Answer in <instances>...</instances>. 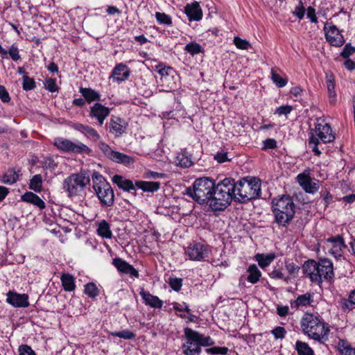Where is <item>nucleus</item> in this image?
I'll use <instances>...</instances> for the list:
<instances>
[{"mask_svg":"<svg viewBox=\"0 0 355 355\" xmlns=\"http://www.w3.org/2000/svg\"><path fill=\"white\" fill-rule=\"evenodd\" d=\"M304 275L312 282L320 284L323 281L331 282L334 280L333 263L328 259H320L318 261L309 259L302 265Z\"/></svg>","mask_w":355,"mask_h":355,"instance_id":"obj_1","label":"nucleus"},{"mask_svg":"<svg viewBox=\"0 0 355 355\" xmlns=\"http://www.w3.org/2000/svg\"><path fill=\"white\" fill-rule=\"evenodd\" d=\"M235 179H223L216 186L208 203L214 211H223L228 207L235 196Z\"/></svg>","mask_w":355,"mask_h":355,"instance_id":"obj_2","label":"nucleus"},{"mask_svg":"<svg viewBox=\"0 0 355 355\" xmlns=\"http://www.w3.org/2000/svg\"><path fill=\"white\" fill-rule=\"evenodd\" d=\"M302 332L311 339L322 343L330 331L328 323L318 315L305 313L300 320Z\"/></svg>","mask_w":355,"mask_h":355,"instance_id":"obj_3","label":"nucleus"},{"mask_svg":"<svg viewBox=\"0 0 355 355\" xmlns=\"http://www.w3.org/2000/svg\"><path fill=\"white\" fill-rule=\"evenodd\" d=\"M296 206L289 196H282L272 200V211L275 221L280 226L287 227L295 214Z\"/></svg>","mask_w":355,"mask_h":355,"instance_id":"obj_4","label":"nucleus"},{"mask_svg":"<svg viewBox=\"0 0 355 355\" xmlns=\"http://www.w3.org/2000/svg\"><path fill=\"white\" fill-rule=\"evenodd\" d=\"M184 333L187 342L182 344V349L184 355H200L201 347L214 345L210 336H205L189 327H185Z\"/></svg>","mask_w":355,"mask_h":355,"instance_id":"obj_5","label":"nucleus"},{"mask_svg":"<svg viewBox=\"0 0 355 355\" xmlns=\"http://www.w3.org/2000/svg\"><path fill=\"white\" fill-rule=\"evenodd\" d=\"M261 179H240L235 182L234 200L245 203L261 197Z\"/></svg>","mask_w":355,"mask_h":355,"instance_id":"obj_6","label":"nucleus"},{"mask_svg":"<svg viewBox=\"0 0 355 355\" xmlns=\"http://www.w3.org/2000/svg\"><path fill=\"white\" fill-rule=\"evenodd\" d=\"M217 184L213 179H196L192 187H187L185 193L200 205L207 204Z\"/></svg>","mask_w":355,"mask_h":355,"instance_id":"obj_7","label":"nucleus"},{"mask_svg":"<svg viewBox=\"0 0 355 355\" xmlns=\"http://www.w3.org/2000/svg\"><path fill=\"white\" fill-rule=\"evenodd\" d=\"M315 132L318 137L312 132L309 133V146L312 149L315 155H319L321 154V151L318 148L320 140L324 144L330 143L335 140V136L329 123H325L324 125L321 123L315 124Z\"/></svg>","mask_w":355,"mask_h":355,"instance_id":"obj_8","label":"nucleus"},{"mask_svg":"<svg viewBox=\"0 0 355 355\" xmlns=\"http://www.w3.org/2000/svg\"><path fill=\"white\" fill-rule=\"evenodd\" d=\"M119 188L133 195L136 194V187L144 192H155L159 188V182L137 181L134 184L130 179H112Z\"/></svg>","mask_w":355,"mask_h":355,"instance_id":"obj_9","label":"nucleus"},{"mask_svg":"<svg viewBox=\"0 0 355 355\" xmlns=\"http://www.w3.org/2000/svg\"><path fill=\"white\" fill-rule=\"evenodd\" d=\"M93 189L102 205L110 207L114 204V195L106 179H92Z\"/></svg>","mask_w":355,"mask_h":355,"instance_id":"obj_10","label":"nucleus"},{"mask_svg":"<svg viewBox=\"0 0 355 355\" xmlns=\"http://www.w3.org/2000/svg\"><path fill=\"white\" fill-rule=\"evenodd\" d=\"M54 144L59 150L67 153L89 154L92 151L87 146L80 141L73 143L64 138L55 139Z\"/></svg>","mask_w":355,"mask_h":355,"instance_id":"obj_11","label":"nucleus"},{"mask_svg":"<svg viewBox=\"0 0 355 355\" xmlns=\"http://www.w3.org/2000/svg\"><path fill=\"white\" fill-rule=\"evenodd\" d=\"M90 179H64L63 189L69 197L81 196L86 185L89 184Z\"/></svg>","mask_w":355,"mask_h":355,"instance_id":"obj_12","label":"nucleus"},{"mask_svg":"<svg viewBox=\"0 0 355 355\" xmlns=\"http://www.w3.org/2000/svg\"><path fill=\"white\" fill-rule=\"evenodd\" d=\"M211 252L210 248L201 243H193L187 248L186 254L193 261H205Z\"/></svg>","mask_w":355,"mask_h":355,"instance_id":"obj_13","label":"nucleus"},{"mask_svg":"<svg viewBox=\"0 0 355 355\" xmlns=\"http://www.w3.org/2000/svg\"><path fill=\"white\" fill-rule=\"evenodd\" d=\"M324 31L325 32L326 40L331 45L341 46L344 44V37L336 26L332 24H326L324 27Z\"/></svg>","mask_w":355,"mask_h":355,"instance_id":"obj_14","label":"nucleus"},{"mask_svg":"<svg viewBox=\"0 0 355 355\" xmlns=\"http://www.w3.org/2000/svg\"><path fill=\"white\" fill-rule=\"evenodd\" d=\"M110 110L100 103H96L90 107L89 116L97 121L98 125L101 126L105 119L109 116Z\"/></svg>","mask_w":355,"mask_h":355,"instance_id":"obj_15","label":"nucleus"},{"mask_svg":"<svg viewBox=\"0 0 355 355\" xmlns=\"http://www.w3.org/2000/svg\"><path fill=\"white\" fill-rule=\"evenodd\" d=\"M127 123L119 116L112 115L108 123L109 132L115 137H121L126 130Z\"/></svg>","mask_w":355,"mask_h":355,"instance_id":"obj_16","label":"nucleus"},{"mask_svg":"<svg viewBox=\"0 0 355 355\" xmlns=\"http://www.w3.org/2000/svg\"><path fill=\"white\" fill-rule=\"evenodd\" d=\"M112 264L119 272L129 275L132 277H139L138 271L123 259L119 257L113 259Z\"/></svg>","mask_w":355,"mask_h":355,"instance_id":"obj_17","label":"nucleus"},{"mask_svg":"<svg viewBox=\"0 0 355 355\" xmlns=\"http://www.w3.org/2000/svg\"><path fill=\"white\" fill-rule=\"evenodd\" d=\"M7 302L15 307H28L29 306L28 295L9 291L7 293Z\"/></svg>","mask_w":355,"mask_h":355,"instance_id":"obj_18","label":"nucleus"},{"mask_svg":"<svg viewBox=\"0 0 355 355\" xmlns=\"http://www.w3.org/2000/svg\"><path fill=\"white\" fill-rule=\"evenodd\" d=\"M130 74V71L128 67L123 64H117L112 70L111 77L118 83L123 82L127 80Z\"/></svg>","mask_w":355,"mask_h":355,"instance_id":"obj_19","label":"nucleus"},{"mask_svg":"<svg viewBox=\"0 0 355 355\" xmlns=\"http://www.w3.org/2000/svg\"><path fill=\"white\" fill-rule=\"evenodd\" d=\"M71 127L81 133L84 134L88 139L92 141H97L100 139L98 132L92 127L83 125L82 123H76L71 125Z\"/></svg>","mask_w":355,"mask_h":355,"instance_id":"obj_20","label":"nucleus"},{"mask_svg":"<svg viewBox=\"0 0 355 355\" xmlns=\"http://www.w3.org/2000/svg\"><path fill=\"white\" fill-rule=\"evenodd\" d=\"M184 12L189 21H200L202 17V10L197 1L187 4L184 7Z\"/></svg>","mask_w":355,"mask_h":355,"instance_id":"obj_21","label":"nucleus"},{"mask_svg":"<svg viewBox=\"0 0 355 355\" xmlns=\"http://www.w3.org/2000/svg\"><path fill=\"white\" fill-rule=\"evenodd\" d=\"M21 201L31 204L40 210L44 209L46 207V203L42 200L37 195L31 192L26 191L21 196Z\"/></svg>","mask_w":355,"mask_h":355,"instance_id":"obj_22","label":"nucleus"},{"mask_svg":"<svg viewBox=\"0 0 355 355\" xmlns=\"http://www.w3.org/2000/svg\"><path fill=\"white\" fill-rule=\"evenodd\" d=\"M139 295L146 305L154 309H161L162 307L163 302L157 296L153 295L144 289H141L139 292Z\"/></svg>","mask_w":355,"mask_h":355,"instance_id":"obj_23","label":"nucleus"},{"mask_svg":"<svg viewBox=\"0 0 355 355\" xmlns=\"http://www.w3.org/2000/svg\"><path fill=\"white\" fill-rule=\"evenodd\" d=\"M313 302V294L306 293L305 294L298 295L295 300L291 302V306L292 309H297L300 307L309 306Z\"/></svg>","mask_w":355,"mask_h":355,"instance_id":"obj_24","label":"nucleus"},{"mask_svg":"<svg viewBox=\"0 0 355 355\" xmlns=\"http://www.w3.org/2000/svg\"><path fill=\"white\" fill-rule=\"evenodd\" d=\"M175 162L182 168H188L193 164L191 155L186 149H182L176 155Z\"/></svg>","mask_w":355,"mask_h":355,"instance_id":"obj_25","label":"nucleus"},{"mask_svg":"<svg viewBox=\"0 0 355 355\" xmlns=\"http://www.w3.org/2000/svg\"><path fill=\"white\" fill-rule=\"evenodd\" d=\"M297 180L306 193H315L319 189L318 183L313 182V179H297Z\"/></svg>","mask_w":355,"mask_h":355,"instance_id":"obj_26","label":"nucleus"},{"mask_svg":"<svg viewBox=\"0 0 355 355\" xmlns=\"http://www.w3.org/2000/svg\"><path fill=\"white\" fill-rule=\"evenodd\" d=\"M79 92L88 103L101 101L100 94L92 88L80 87Z\"/></svg>","mask_w":355,"mask_h":355,"instance_id":"obj_27","label":"nucleus"},{"mask_svg":"<svg viewBox=\"0 0 355 355\" xmlns=\"http://www.w3.org/2000/svg\"><path fill=\"white\" fill-rule=\"evenodd\" d=\"M326 79L329 101L331 103H334L336 100V94L335 92V78L334 74L332 73H327Z\"/></svg>","mask_w":355,"mask_h":355,"instance_id":"obj_28","label":"nucleus"},{"mask_svg":"<svg viewBox=\"0 0 355 355\" xmlns=\"http://www.w3.org/2000/svg\"><path fill=\"white\" fill-rule=\"evenodd\" d=\"M174 75H171L167 78L163 77L160 78V87H162V90L168 92L176 89L178 85L174 80Z\"/></svg>","mask_w":355,"mask_h":355,"instance_id":"obj_29","label":"nucleus"},{"mask_svg":"<svg viewBox=\"0 0 355 355\" xmlns=\"http://www.w3.org/2000/svg\"><path fill=\"white\" fill-rule=\"evenodd\" d=\"M259 266L262 268L269 266L275 258V253L257 254L254 257Z\"/></svg>","mask_w":355,"mask_h":355,"instance_id":"obj_30","label":"nucleus"},{"mask_svg":"<svg viewBox=\"0 0 355 355\" xmlns=\"http://www.w3.org/2000/svg\"><path fill=\"white\" fill-rule=\"evenodd\" d=\"M61 282L66 291L71 292L75 289L74 277L69 273H63L61 276Z\"/></svg>","mask_w":355,"mask_h":355,"instance_id":"obj_31","label":"nucleus"},{"mask_svg":"<svg viewBox=\"0 0 355 355\" xmlns=\"http://www.w3.org/2000/svg\"><path fill=\"white\" fill-rule=\"evenodd\" d=\"M247 271L249 273L247 277L248 282L254 284L259 281L261 272L255 264L250 265Z\"/></svg>","mask_w":355,"mask_h":355,"instance_id":"obj_32","label":"nucleus"},{"mask_svg":"<svg viewBox=\"0 0 355 355\" xmlns=\"http://www.w3.org/2000/svg\"><path fill=\"white\" fill-rule=\"evenodd\" d=\"M97 233L99 236L105 239H111L112 236L110 226L109 223L106 222L105 220L99 223L97 228Z\"/></svg>","mask_w":355,"mask_h":355,"instance_id":"obj_33","label":"nucleus"},{"mask_svg":"<svg viewBox=\"0 0 355 355\" xmlns=\"http://www.w3.org/2000/svg\"><path fill=\"white\" fill-rule=\"evenodd\" d=\"M327 241L332 244V253L338 254L341 252V248L344 245L343 239L340 236L330 237Z\"/></svg>","mask_w":355,"mask_h":355,"instance_id":"obj_34","label":"nucleus"},{"mask_svg":"<svg viewBox=\"0 0 355 355\" xmlns=\"http://www.w3.org/2000/svg\"><path fill=\"white\" fill-rule=\"evenodd\" d=\"M295 349L298 355H314L313 350L304 342L297 340L295 343Z\"/></svg>","mask_w":355,"mask_h":355,"instance_id":"obj_35","label":"nucleus"},{"mask_svg":"<svg viewBox=\"0 0 355 355\" xmlns=\"http://www.w3.org/2000/svg\"><path fill=\"white\" fill-rule=\"evenodd\" d=\"M110 160L123 164H129L133 162V159L131 157L118 151H114Z\"/></svg>","mask_w":355,"mask_h":355,"instance_id":"obj_36","label":"nucleus"},{"mask_svg":"<svg viewBox=\"0 0 355 355\" xmlns=\"http://www.w3.org/2000/svg\"><path fill=\"white\" fill-rule=\"evenodd\" d=\"M155 69L157 71L159 74L161 76L160 78L163 77H168L171 75H173L175 71L171 67H166L163 63H159L155 66Z\"/></svg>","mask_w":355,"mask_h":355,"instance_id":"obj_37","label":"nucleus"},{"mask_svg":"<svg viewBox=\"0 0 355 355\" xmlns=\"http://www.w3.org/2000/svg\"><path fill=\"white\" fill-rule=\"evenodd\" d=\"M85 293L89 297L94 298L99 295V289L94 283H89L85 286Z\"/></svg>","mask_w":355,"mask_h":355,"instance_id":"obj_38","label":"nucleus"},{"mask_svg":"<svg viewBox=\"0 0 355 355\" xmlns=\"http://www.w3.org/2000/svg\"><path fill=\"white\" fill-rule=\"evenodd\" d=\"M110 334L114 337H119L125 340H132L136 336L135 334L128 329H124L121 331L111 332Z\"/></svg>","mask_w":355,"mask_h":355,"instance_id":"obj_39","label":"nucleus"},{"mask_svg":"<svg viewBox=\"0 0 355 355\" xmlns=\"http://www.w3.org/2000/svg\"><path fill=\"white\" fill-rule=\"evenodd\" d=\"M184 50L192 55L198 54L203 51L202 46L196 42H190L187 44L184 47Z\"/></svg>","mask_w":355,"mask_h":355,"instance_id":"obj_40","label":"nucleus"},{"mask_svg":"<svg viewBox=\"0 0 355 355\" xmlns=\"http://www.w3.org/2000/svg\"><path fill=\"white\" fill-rule=\"evenodd\" d=\"M271 78L273 81V83L278 87H284L288 82L287 78H283L281 77V76L276 72H275L273 70L271 71Z\"/></svg>","mask_w":355,"mask_h":355,"instance_id":"obj_41","label":"nucleus"},{"mask_svg":"<svg viewBox=\"0 0 355 355\" xmlns=\"http://www.w3.org/2000/svg\"><path fill=\"white\" fill-rule=\"evenodd\" d=\"M155 18L160 24L171 25L172 19L171 17L164 12H157L155 13Z\"/></svg>","mask_w":355,"mask_h":355,"instance_id":"obj_42","label":"nucleus"},{"mask_svg":"<svg viewBox=\"0 0 355 355\" xmlns=\"http://www.w3.org/2000/svg\"><path fill=\"white\" fill-rule=\"evenodd\" d=\"M36 87L35 82L33 78L24 75L23 76V85L22 87L25 91L33 89Z\"/></svg>","mask_w":355,"mask_h":355,"instance_id":"obj_43","label":"nucleus"},{"mask_svg":"<svg viewBox=\"0 0 355 355\" xmlns=\"http://www.w3.org/2000/svg\"><path fill=\"white\" fill-rule=\"evenodd\" d=\"M98 147L103 155L108 159H111L114 150H113L107 144L103 141H101L98 144Z\"/></svg>","mask_w":355,"mask_h":355,"instance_id":"obj_44","label":"nucleus"},{"mask_svg":"<svg viewBox=\"0 0 355 355\" xmlns=\"http://www.w3.org/2000/svg\"><path fill=\"white\" fill-rule=\"evenodd\" d=\"M98 147L103 155L108 159H111L114 150H113L107 144L103 141H101L98 144Z\"/></svg>","mask_w":355,"mask_h":355,"instance_id":"obj_45","label":"nucleus"},{"mask_svg":"<svg viewBox=\"0 0 355 355\" xmlns=\"http://www.w3.org/2000/svg\"><path fill=\"white\" fill-rule=\"evenodd\" d=\"M98 147L103 155L108 159H111L114 150H113L107 144L103 141H101L98 144Z\"/></svg>","mask_w":355,"mask_h":355,"instance_id":"obj_46","label":"nucleus"},{"mask_svg":"<svg viewBox=\"0 0 355 355\" xmlns=\"http://www.w3.org/2000/svg\"><path fill=\"white\" fill-rule=\"evenodd\" d=\"M340 306L345 312H349L355 308V304L351 302V300L343 298L340 302Z\"/></svg>","mask_w":355,"mask_h":355,"instance_id":"obj_47","label":"nucleus"},{"mask_svg":"<svg viewBox=\"0 0 355 355\" xmlns=\"http://www.w3.org/2000/svg\"><path fill=\"white\" fill-rule=\"evenodd\" d=\"M234 44L238 49L243 50H248L251 46L248 41L243 40L239 37H235L234 38Z\"/></svg>","mask_w":355,"mask_h":355,"instance_id":"obj_48","label":"nucleus"},{"mask_svg":"<svg viewBox=\"0 0 355 355\" xmlns=\"http://www.w3.org/2000/svg\"><path fill=\"white\" fill-rule=\"evenodd\" d=\"M28 187L35 192H40L42 189V179H31Z\"/></svg>","mask_w":355,"mask_h":355,"instance_id":"obj_49","label":"nucleus"},{"mask_svg":"<svg viewBox=\"0 0 355 355\" xmlns=\"http://www.w3.org/2000/svg\"><path fill=\"white\" fill-rule=\"evenodd\" d=\"M44 87L45 89L50 92H55L58 91V87L56 85L55 80L51 78L46 79Z\"/></svg>","mask_w":355,"mask_h":355,"instance_id":"obj_50","label":"nucleus"},{"mask_svg":"<svg viewBox=\"0 0 355 355\" xmlns=\"http://www.w3.org/2000/svg\"><path fill=\"white\" fill-rule=\"evenodd\" d=\"M228 352L227 347H214L206 349V352L209 354H222L225 355Z\"/></svg>","mask_w":355,"mask_h":355,"instance_id":"obj_51","label":"nucleus"},{"mask_svg":"<svg viewBox=\"0 0 355 355\" xmlns=\"http://www.w3.org/2000/svg\"><path fill=\"white\" fill-rule=\"evenodd\" d=\"M168 284L174 291H179L182 286V279L180 278L170 277L168 279Z\"/></svg>","mask_w":355,"mask_h":355,"instance_id":"obj_52","label":"nucleus"},{"mask_svg":"<svg viewBox=\"0 0 355 355\" xmlns=\"http://www.w3.org/2000/svg\"><path fill=\"white\" fill-rule=\"evenodd\" d=\"M41 164L44 168L52 171L56 166V163L52 157H44L43 160L41 161Z\"/></svg>","mask_w":355,"mask_h":355,"instance_id":"obj_53","label":"nucleus"},{"mask_svg":"<svg viewBox=\"0 0 355 355\" xmlns=\"http://www.w3.org/2000/svg\"><path fill=\"white\" fill-rule=\"evenodd\" d=\"M355 53V47L352 46L350 43H347L343 51L340 53V56L345 59H347L351 55Z\"/></svg>","mask_w":355,"mask_h":355,"instance_id":"obj_54","label":"nucleus"},{"mask_svg":"<svg viewBox=\"0 0 355 355\" xmlns=\"http://www.w3.org/2000/svg\"><path fill=\"white\" fill-rule=\"evenodd\" d=\"M275 339H283L285 337L286 331L282 327H277L271 331Z\"/></svg>","mask_w":355,"mask_h":355,"instance_id":"obj_55","label":"nucleus"},{"mask_svg":"<svg viewBox=\"0 0 355 355\" xmlns=\"http://www.w3.org/2000/svg\"><path fill=\"white\" fill-rule=\"evenodd\" d=\"M305 8L303 6L302 1H300L297 6L295 7V10L293 12V15L296 16L298 19H302L304 17Z\"/></svg>","mask_w":355,"mask_h":355,"instance_id":"obj_56","label":"nucleus"},{"mask_svg":"<svg viewBox=\"0 0 355 355\" xmlns=\"http://www.w3.org/2000/svg\"><path fill=\"white\" fill-rule=\"evenodd\" d=\"M269 276L272 279H284V281H288V279L284 277V275L282 272V270L280 268H275L273 270L269 273Z\"/></svg>","mask_w":355,"mask_h":355,"instance_id":"obj_57","label":"nucleus"},{"mask_svg":"<svg viewBox=\"0 0 355 355\" xmlns=\"http://www.w3.org/2000/svg\"><path fill=\"white\" fill-rule=\"evenodd\" d=\"M293 110V107L291 105H282L275 110V114H277L279 116L281 115H287L291 112Z\"/></svg>","mask_w":355,"mask_h":355,"instance_id":"obj_58","label":"nucleus"},{"mask_svg":"<svg viewBox=\"0 0 355 355\" xmlns=\"http://www.w3.org/2000/svg\"><path fill=\"white\" fill-rule=\"evenodd\" d=\"M8 53L9 54V55L10 56V58H12V60L13 61H17L21 58L19 53V49H18L17 46H15V44H12L9 48Z\"/></svg>","mask_w":355,"mask_h":355,"instance_id":"obj_59","label":"nucleus"},{"mask_svg":"<svg viewBox=\"0 0 355 355\" xmlns=\"http://www.w3.org/2000/svg\"><path fill=\"white\" fill-rule=\"evenodd\" d=\"M214 159L216 160L218 163H224L225 162L231 161V159L227 157V152H218L214 155Z\"/></svg>","mask_w":355,"mask_h":355,"instance_id":"obj_60","label":"nucleus"},{"mask_svg":"<svg viewBox=\"0 0 355 355\" xmlns=\"http://www.w3.org/2000/svg\"><path fill=\"white\" fill-rule=\"evenodd\" d=\"M288 272L291 275H297L300 268L294 263H289L286 265Z\"/></svg>","mask_w":355,"mask_h":355,"instance_id":"obj_61","label":"nucleus"},{"mask_svg":"<svg viewBox=\"0 0 355 355\" xmlns=\"http://www.w3.org/2000/svg\"><path fill=\"white\" fill-rule=\"evenodd\" d=\"M0 99L3 103H8L10 101V97L6 87L0 85Z\"/></svg>","mask_w":355,"mask_h":355,"instance_id":"obj_62","label":"nucleus"},{"mask_svg":"<svg viewBox=\"0 0 355 355\" xmlns=\"http://www.w3.org/2000/svg\"><path fill=\"white\" fill-rule=\"evenodd\" d=\"M19 355H35L31 347L24 345L19 347Z\"/></svg>","mask_w":355,"mask_h":355,"instance_id":"obj_63","label":"nucleus"},{"mask_svg":"<svg viewBox=\"0 0 355 355\" xmlns=\"http://www.w3.org/2000/svg\"><path fill=\"white\" fill-rule=\"evenodd\" d=\"M307 18H309L312 23L318 22V18L315 15V10L314 8L309 6L307 8Z\"/></svg>","mask_w":355,"mask_h":355,"instance_id":"obj_64","label":"nucleus"}]
</instances>
